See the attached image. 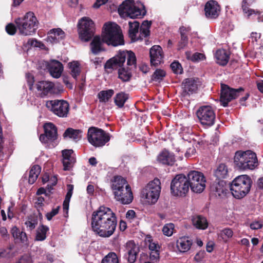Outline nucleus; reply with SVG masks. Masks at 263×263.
<instances>
[{
  "label": "nucleus",
  "mask_w": 263,
  "mask_h": 263,
  "mask_svg": "<svg viewBox=\"0 0 263 263\" xmlns=\"http://www.w3.org/2000/svg\"><path fill=\"white\" fill-rule=\"evenodd\" d=\"M205 59V55L201 53L196 52L195 53L192 57V60L193 61H198L199 60H203Z\"/></svg>",
  "instance_id": "obj_55"
},
{
  "label": "nucleus",
  "mask_w": 263,
  "mask_h": 263,
  "mask_svg": "<svg viewBox=\"0 0 263 263\" xmlns=\"http://www.w3.org/2000/svg\"><path fill=\"white\" fill-rule=\"evenodd\" d=\"M88 142L95 147L104 146L110 140V134L97 127H89L87 132Z\"/></svg>",
  "instance_id": "obj_7"
},
{
  "label": "nucleus",
  "mask_w": 263,
  "mask_h": 263,
  "mask_svg": "<svg viewBox=\"0 0 263 263\" xmlns=\"http://www.w3.org/2000/svg\"><path fill=\"white\" fill-rule=\"evenodd\" d=\"M172 71L175 74H182L183 68L181 64L178 61L173 62L170 65Z\"/></svg>",
  "instance_id": "obj_49"
},
{
  "label": "nucleus",
  "mask_w": 263,
  "mask_h": 263,
  "mask_svg": "<svg viewBox=\"0 0 263 263\" xmlns=\"http://www.w3.org/2000/svg\"><path fill=\"white\" fill-rule=\"evenodd\" d=\"M252 183L251 177L247 175L236 177L230 183L232 195L237 199L243 198L250 192Z\"/></svg>",
  "instance_id": "obj_4"
},
{
  "label": "nucleus",
  "mask_w": 263,
  "mask_h": 263,
  "mask_svg": "<svg viewBox=\"0 0 263 263\" xmlns=\"http://www.w3.org/2000/svg\"><path fill=\"white\" fill-rule=\"evenodd\" d=\"M46 41L51 44L59 43L65 37V33L61 28H53L48 32Z\"/></svg>",
  "instance_id": "obj_24"
},
{
  "label": "nucleus",
  "mask_w": 263,
  "mask_h": 263,
  "mask_svg": "<svg viewBox=\"0 0 263 263\" xmlns=\"http://www.w3.org/2000/svg\"><path fill=\"white\" fill-rule=\"evenodd\" d=\"M220 101L221 105L227 107L232 100L235 99L239 96L241 92L244 91L242 87L238 89L231 88L228 85L221 84Z\"/></svg>",
  "instance_id": "obj_14"
},
{
  "label": "nucleus",
  "mask_w": 263,
  "mask_h": 263,
  "mask_svg": "<svg viewBox=\"0 0 263 263\" xmlns=\"http://www.w3.org/2000/svg\"><path fill=\"white\" fill-rule=\"evenodd\" d=\"M128 184L126 180L120 176H114L113 179L111 180V189L112 190L113 193L115 191H119L122 189H125L126 185Z\"/></svg>",
  "instance_id": "obj_28"
},
{
  "label": "nucleus",
  "mask_w": 263,
  "mask_h": 263,
  "mask_svg": "<svg viewBox=\"0 0 263 263\" xmlns=\"http://www.w3.org/2000/svg\"><path fill=\"white\" fill-rule=\"evenodd\" d=\"M193 244L192 240L189 237H180L177 241V247L181 252L188 251Z\"/></svg>",
  "instance_id": "obj_30"
},
{
  "label": "nucleus",
  "mask_w": 263,
  "mask_h": 263,
  "mask_svg": "<svg viewBox=\"0 0 263 263\" xmlns=\"http://www.w3.org/2000/svg\"><path fill=\"white\" fill-rule=\"evenodd\" d=\"M82 130L81 129H74L72 128H68L63 134V137H69L74 140H79L81 139Z\"/></svg>",
  "instance_id": "obj_35"
},
{
  "label": "nucleus",
  "mask_w": 263,
  "mask_h": 263,
  "mask_svg": "<svg viewBox=\"0 0 263 263\" xmlns=\"http://www.w3.org/2000/svg\"><path fill=\"white\" fill-rule=\"evenodd\" d=\"M114 195L116 200L123 204H129L133 200V193L129 184H127L124 189L115 191Z\"/></svg>",
  "instance_id": "obj_18"
},
{
  "label": "nucleus",
  "mask_w": 263,
  "mask_h": 263,
  "mask_svg": "<svg viewBox=\"0 0 263 263\" xmlns=\"http://www.w3.org/2000/svg\"><path fill=\"white\" fill-rule=\"evenodd\" d=\"M136 217V213L134 210H128L126 214V217L129 220L133 219Z\"/></svg>",
  "instance_id": "obj_59"
},
{
  "label": "nucleus",
  "mask_w": 263,
  "mask_h": 263,
  "mask_svg": "<svg viewBox=\"0 0 263 263\" xmlns=\"http://www.w3.org/2000/svg\"><path fill=\"white\" fill-rule=\"evenodd\" d=\"M234 162L238 169L253 170L258 165L256 154L251 150L238 151L235 153Z\"/></svg>",
  "instance_id": "obj_5"
},
{
  "label": "nucleus",
  "mask_w": 263,
  "mask_h": 263,
  "mask_svg": "<svg viewBox=\"0 0 263 263\" xmlns=\"http://www.w3.org/2000/svg\"><path fill=\"white\" fill-rule=\"evenodd\" d=\"M159 258V251L151 252L150 254V258L152 260L157 259Z\"/></svg>",
  "instance_id": "obj_62"
},
{
  "label": "nucleus",
  "mask_w": 263,
  "mask_h": 263,
  "mask_svg": "<svg viewBox=\"0 0 263 263\" xmlns=\"http://www.w3.org/2000/svg\"><path fill=\"white\" fill-rule=\"evenodd\" d=\"M233 235V232L230 228H225L220 232V236L222 239L226 241L228 239L231 238Z\"/></svg>",
  "instance_id": "obj_50"
},
{
  "label": "nucleus",
  "mask_w": 263,
  "mask_h": 263,
  "mask_svg": "<svg viewBox=\"0 0 263 263\" xmlns=\"http://www.w3.org/2000/svg\"><path fill=\"white\" fill-rule=\"evenodd\" d=\"M166 76V72L161 69H157L151 77V80L153 81L160 82Z\"/></svg>",
  "instance_id": "obj_46"
},
{
  "label": "nucleus",
  "mask_w": 263,
  "mask_h": 263,
  "mask_svg": "<svg viewBox=\"0 0 263 263\" xmlns=\"http://www.w3.org/2000/svg\"><path fill=\"white\" fill-rule=\"evenodd\" d=\"M114 94L113 89L102 90L98 93V98L100 102H107Z\"/></svg>",
  "instance_id": "obj_41"
},
{
  "label": "nucleus",
  "mask_w": 263,
  "mask_h": 263,
  "mask_svg": "<svg viewBox=\"0 0 263 263\" xmlns=\"http://www.w3.org/2000/svg\"><path fill=\"white\" fill-rule=\"evenodd\" d=\"M49 230V228L43 224L40 226L38 229L36 234L35 240L36 241H43L46 238V233Z\"/></svg>",
  "instance_id": "obj_45"
},
{
  "label": "nucleus",
  "mask_w": 263,
  "mask_h": 263,
  "mask_svg": "<svg viewBox=\"0 0 263 263\" xmlns=\"http://www.w3.org/2000/svg\"><path fill=\"white\" fill-rule=\"evenodd\" d=\"M11 234L16 242H21L24 245H28V238L26 233L16 227L14 226L11 228Z\"/></svg>",
  "instance_id": "obj_25"
},
{
  "label": "nucleus",
  "mask_w": 263,
  "mask_h": 263,
  "mask_svg": "<svg viewBox=\"0 0 263 263\" xmlns=\"http://www.w3.org/2000/svg\"><path fill=\"white\" fill-rule=\"evenodd\" d=\"M263 227V224L259 221H255L250 224V227L252 230H258Z\"/></svg>",
  "instance_id": "obj_54"
},
{
  "label": "nucleus",
  "mask_w": 263,
  "mask_h": 263,
  "mask_svg": "<svg viewBox=\"0 0 263 263\" xmlns=\"http://www.w3.org/2000/svg\"><path fill=\"white\" fill-rule=\"evenodd\" d=\"M38 223V218L37 216L34 214L30 215L28 216L27 220L25 222V224L27 228L32 231L34 229Z\"/></svg>",
  "instance_id": "obj_43"
},
{
  "label": "nucleus",
  "mask_w": 263,
  "mask_h": 263,
  "mask_svg": "<svg viewBox=\"0 0 263 263\" xmlns=\"http://www.w3.org/2000/svg\"><path fill=\"white\" fill-rule=\"evenodd\" d=\"M68 66L71 75L77 80V77L80 75L81 71L80 63L78 61H73L68 63Z\"/></svg>",
  "instance_id": "obj_39"
},
{
  "label": "nucleus",
  "mask_w": 263,
  "mask_h": 263,
  "mask_svg": "<svg viewBox=\"0 0 263 263\" xmlns=\"http://www.w3.org/2000/svg\"><path fill=\"white\" fill-rule=\"evenodd\" d=\"M128 98V94L121 91L116 95L114 98V102L119 108H122Z\"/></svg>",
  "instance_id": "obj_36"
},
{
  "label": "nucleus",
  "mask_w": 263,
  "mask_h": 263,
  "mask_svg": "<svg viewBox=\"0 0 263 263\" xmlns=\"http://www.w3.org/2000/svg\"><path fill=\"white\" fill-rule=\"evenodd\" d=\"M63 70L62 64L58 61H55L49 67L50 74L55 78H59Z\"/></svg>",
  "instance_id": "obj_32"
},
{
  "label": "nucleus",
  "mask_w": 263,
  "mask_h": 263,
  "mask_svg": "<svg viewBox=\"0 0 263 263\" xmlns=\"http://www.w3.org/2000/svg\"><path fill=\"white\" fill-rule=\"evenodd\" d=\"M0 234L2 237L5 239H7L9 238L7 230L5 227H3L0 228Z\"/></svg>",
  "instance_id": "obj_57"
},
{
  "label": "nucleus",
  "mask_w": 263,
  "mask_h": 263,
  "mask_svg": "<svg viewBox=\"0 0 263 263\" xmlns=\"http://www.w3.org/2000/svg\"><path fill=\"white\" fill-rule=\"evenodd\" d=\"M257 188L259 190L263 189V177L259 178L257 181Z\"/></svg>",
  "instance_id": "obj_64"
},
{
  "label": "nucleus",
  "mask_w": 263,
  "mask_h": 263,
  "mask_svg": "<svg viewBox=\"0 0 263 263\" xmlns=\"http://www.w3.org/2000/svg\"><path fill=\"white\" fill-rule=\"evenodd\" d=\"M174 230V224L172 223H169L165 224L162 229V232L164 235L167 236H171Z\"/></svg>",
  "instance_id": "obj_48"
},
{
  "label": "nucleus",
  "mask_w": 263,
  "mask_h": 263,
  "mask_svg": "<svg viewBox=\"0 0 263 263\" xmlns=\"http://www.w3.org/2000/svg\"><path fill=\"white\" fill-rule=\"evenodd\" d=\"M190 184L183 174L176 175L172 180L170 186L171 194L175 197H183L189 192Z\"/></svg>",
  "instance_id": "obj_8"
},
{
  "label": "nucleus",
  "mask_w": 263,
  "mask_h": 263,
  "mask_svg": "<svg viewBox=\"0 0 263 263\" xmlns=\"http://www.w3.org/2000/svg\"><path fill=\"white\" fill-rule=\"evenodd\" d=\"M199 122L204 127L213 126L216 121L215 110L210 105L200 106L196 112Z\"/></svg>",
  "instance_id": "obj_12"
},
{
  "label": "nucleus",
  "mask_w": 263,
  "mask_h": 263,
  "mask_svg": "<svg viewBox=\"0 0 263 263\" xmlns=\"http://www.w3.org/2000/svg\"><path fill=\"white\" fill-rule=\"evenodd\" d=\"M205 255L204 251H200L196 253L194 257V260L197 262H200L204 258Z\"/></svg>",
  "instance_id": "obj_56"
},
{
  "label": "nucleus",
  "mask_w": 263,
  "mask_h": 263,
  "mask_svg": "<svg viewBox=\"0 0 263 263\" xmlns=\"http://www.w3.org/2000/svg\"><path fill=\"white\" fill-rule=\"evenodd\" d=\"M192 222L193 225L199 229L204 230L208 226L206 219L201 215L193 217L192 218Z\"/></svg>",
  "instance_id": "obj_34"
},
{
  "label": "nucleus",
  "mask_w": 263,
  "mask_h": 263,
  "mask_svg": "<svg viewBox=\"0 0 263 263\" xmlns=\"http://www.w3.org/2000/svg\"><path fill=\"white\" fill-rule=\"evenodd\" d=\"M44 133L40 135L39 139L44 144L52 142L58 138V129L56 126L52 123L48 122L43 126Z\"/></svg>",
  "instance_id": "obj_16"
},
{
  "label": "nucleus",
  "mask_w": 263,
  "mask_h": 263,
  "mask_svg": "<svg viewBox=\"0 0 263 263\" xmlns=\"http://www.w3.org/2000/svg\"><path fill=\"white\" fill-rule=\"evenodd\" d=\"M17 28L20 34L25 35H31L35 33L38 28L39 22L34 13L29 11L23 17L15 19Z\"/></svg>",
  "instance_id": "obj_6"
},
{
  "label": "nucleus",
  "mask_w": 263,
  "mask_h": 263,
  "mask_svg": "<svg viewBox=\"0 0 263 263\" xmlns=\"http://www.w3.org/2000/svg\"><path fill=\"white\" fill-rule=\"evenodd\" d=\"M252 3V0H243L242 2L241 7L244 13L247 14L249 17L253 14L258 13L257 11H255L254 9L250 8Z\"/></svg>",
  "instance_id": "obj_44"
},
{
  "label": "nucleus",
  "mask_w": 263,
  "mask_h": 263,
  "mask_svg": "<svg viewBox=\"0 0 263 263\" xmlns=\"http://www.w3.org/2000/svg\"><path fill=\"white\" fill-rule=\"evenodd\" d=\"M126 254L124 257L129 263H134L140 251L139 247L135 243L134 240L128 241L125 245Z\"/></svg>",
  "instance_id": "obj_19"
},
{
  "label": "nucleus",
  "mask_w": 263,
  "mask_h": 263,
  "mask_svg": "<svg viewBox=\"0 0 263 263\" xmlns=\"http://www.w3.org/2000/svg\"><path fill=\"white\" fill-rule=\"evenodd\" d=\"M118 11L122 17L141 18L146 14L145 9L141 10L135 5L134 0H125L119 5Z\"/></svg>",
  "instance_id": "obj_9"
},
{
  "label": "nucleus",
  "mask_w": 263,
  "mask_h": 263,
  "mask_svg": "<svg viewBox=\"0 0 263 263\" xmlns=\"http://www.w3.org/2000/svg\"><path fill=\"white\" fill-rule=\"evenodd\" d=\"M101 263H119V260L116 253L110 252L102 259Z\"/></svg>",
  "instance_id": "obj_47"
},
{
  "label": "nucleus",
  "mask_w": 263,
  "mask_h": 263,
  "mask_svg": "<svg viewBox=\"0 0 263 263\" xmlns=\"http://www.w3.org/2000/svg\"><path fill=\"white\" fill-rule=\"evenodd\" d=\"M107 1V0H97L93 4V7L95 8H98L100 6L104 4Z\"/></svg>",
  "instance_id": "obj_60"
},
{
  "label": "nucleus",
  "mask_w": 263,
  "mask_h": 263,
  "mask_svg": "<svg viewBox=\"0 0 263 263\" xmlns=\"http://www.w3.org/2000/svg\"><path fill=\"white\" fill-rule=\"evenodd\" d=\"M139 28V23L137 21H134V22H129V36L131 38L132 41H136L137 40L136 39V34L138 33Z\"/></svg>",
  "instance_id": "obj_38"
},
{
  "label": "nucleus",
  "mask_w": 263,
  "mask_h": 263,
  "mask_svg": "<svg viewBox=\"0 0 263 263\" xmlns=\"http://www.w3.org/2000/svg\"><path fill=\"white\" fill-rule=\"evenodd\" d=\"M157 160L163 165L173 166L176 162V158L173 153L164 148L157 156Z\"/></svg>",
  "instance_id": "obj_21"
},
{
  "label": "nucleus",
  "mask_w": 263,
  "mask_h": 263,
  "mask_svg": "<svg viewBox=\"0 0 263 263\" xmlns=\"http://www.w3.org/2000/svg\"><path fill=\"white\" fill-rule=\"evenodd\" d=\"M28 84L29 86V89H31L34 82V77L28 74Z\"/></svg>",
  "instance_id": "obj_63"
},
{
  "label": "nucleus",
  "mask_w": 263,
  "mask_h": 263,
  "mask_svg": "<svg viewBox=\"0 0 263 263\" xmlns=\"http://www.w3.org/2000/svg\"><path fill=\"white\" fill-rule=\"evenodd\" d=\"M118 78L121 79L123 82L129 81L132 76V73L130 70L132 69L128 68H125V67H119L118 68Z\"/></svg>",
  "instance_id": "obj_40"
},
{
  "label": "nucleus",
  "mask_w": 263,
  "mask_h": 263,
  "mask_svg": "<svg viewBox=\"0 0 263 263\" xmlns=\"http://www.w3.org/2000/svg\"><path fill=\"white\" fill-rule=\"evenodd\" d=\"M60 206H58L55 209H53L50 212H48L46 214V218L48 220H51L52 218L57 215L59 213Z\"/></svg>",
  "instance_id": "obj_52"
},
{
  "label": "nucleus",
  "mask_w": 263,
  "mask_h": 263,
  "mask_svg": "<svg viewBox=\"0 0 263 263\" xmlns=\"http://www.w3.org/2000/svg\"><path fill=\"white\" fill-rule=\"evenodd\" d=\"M186 178L189 180L193 192L200 193L204 190L205 179L202 173L196 171H190Z\"/></svg>",
  "instance_id": "obj_13"
},
{
  "label": "nucleus",
  "mask_w": 263,
  "mask_h": 263,
  "mask_svg": "<svg viewBox=\"0 0 263 263\" xmlns=\"http://www.w3.org/2000/svg\"><path fill=\"white\" fill-rule=\"evenodd\" d=\"M126 59L128 69H132L136 67V57L135 54L132 51H120L114 57L108 60L104 65L106 69H117L123 66Z\"/></svg>",
  "instance_id": "obj_3"
},
{
  "label": "nucleus",
  "mask_w": 263,
  "mask_h": 263,
  "mask_svg": "<svg viewBox=\"0 0 263 263\" xmlns=\"http://www.w3.org/2000/svg\"><path fill=\"white\" fill-rule=\"evenodd\" d=\"M103 42L102 37L99 35L93 36V38L90 44V49L93 54L97 55L100 52L104 51V49L102 47Z\"/></svg>",
  "instance_id": "obj_29"
},
{
  "label": "nucleus",
  "mask_w": 263,
  "mask_h": 263,
  "mask_svg": "<svg viewBox=\"0 0 263 263\" xmlns=\"http://www.w3.org/2000/svg\"><path fill=\"white\" fill-rule=\"evenodd\" d=\"M205 16L209 20L217 18L221 12V7L218 3L214 0L208 1L204 8Z\"/></svg>",
  "instance_id": "obj_17"
},
{
  "label": "nucleus",
  "mask_w": 263,
  "mask_h": 263,
  "mask_svg": "<svg viewBox=\"0 0 263 263\" xmlns=\"http://www.w3.org/2000/svg\"><path fill=\"white\" fill-rule=\"evenodd\" d=\"M197 81L194 78H187L182 83V95L186 96L196 92L198 89Z\"/></svg>",
  "instance_id": "obj_22"
},
{
  "label": "nucleus",
  "mask_w": 263,
  "mask_h": 263,
  "mask_svg": "<svg viewBox=\"0 0 263 263\" xmlns=\"http://www.w3.org/2000/svg\"><path fill=\"white\" fill-rule=\"evenodd\" d=\"M54 87V83L46 81H41L36 84V88L39 91H41V96L43 97L51 93Z\"/></svg>",
  "instance_id": "obj_27"
},
{
  "label": "nucleus",
  "mask_w": 263,
  "mask_h": 263,
  "mask_svg": "<svg viewBox=\"0 0 263 263\" xmlns=\"http://www.w3.org/2000/svg\"><path fill=\"white\" fill-rule=\"evenodd\" d=\"M217 63L221 66H225L227 64L230 59V54L226 50H217L215 53Z\"/></svg>",
  "instance_id": "obj_31"
},
{
  "label": "nucleus",
  "mask_w": 263,
  "mask_h": 263,
  "mask_svg": "<svg viewBox=\"0 0 263 263\" xmlns=\"http://www.w3.org/2000/svg\"><path fill=\"white\" fill-rule=\"evenodd\" d=\"M74 151L70 149H65L62 151V164L64 171H70L76 162V158L72 156Z\"/></svg>",
  "instance_id": "obj_20"
},
{
  "label": "nucleus",
  "mask_w": 263,
  "mask_h": 263,
  "mask_svg": "<svg viewBox=\"0 0 263 263\" xmlns=\"http://www.w3.org/2000/svg\"><path fill=\"white\" fill-rule=\"evenodd\" d=\"M46 106L54 114L61 118L66 117L69 110L68 102L63 100L47 101Z\"/></svg>",
  "instance_id": "obj_15"
},
{
  "label": "nucleus",
  "mask_w": 263,
  "mask_h": 263,
  "mask_svg": "<svg viewBox=\"0 0 263 263\" xmlns=\"http://www.w3.org/2000/svg\"><path fill=\"white\" fill-rule=\"evenodd\" d=\"M16 263H30V258L27 256H22Z\"/></svg>",
  "instance_id": "obj_61"
},
{
  "label": "nucleus",
  "mask_w": 263,
  "mask_h": 263,
  "mask_svg": "<svg viewBox=\"0 0 263 263\" xmlns=\"http://www.w3.org/2000/svg\"><path fill=\"white\" fill-rule=\"evenodd\" d=\"M196 153V149L194 146H192L191 147L189 148L185 154V156L187 158L191 157L192 156L194 155Z\"/></svg>",
  "instance_id": "obj_58"
},
{
  "label": "nucleus",
  "mask_w": 263,
  "mask_h": 263,
  "mask_svg": "<svg viewBox=\"0 0 263 263\" xmlns=\"http://www.w3.org/2000/svg\"><path fill=\"white\" fill-rule=\"evenodd\" d=\"M117 224L116 214L108 207L100 206L92 214V229L100 237H109L111 236L115 231Z\"/></svg>",
  "instance_id": "obj_1"
},
{
  "label": "nucleus",
  "mask_w": 263,
  "mask_h": 263,
  "mask_svg": "<svg viewBox=\"0 0 263 263\" xmlns=\"http://www.w3.org/2000/svg\"><path fill=\"white\" fill-rule=\"evenodd\" d=\"M161 189L160 180L156 178L145 186L142 191L141 194L148 204H153L159 199Z\"/></svg>",
  "instance_id": "obj_11"
},
{
  "label": "nucleus",
  "mask_w": 263,
  "mask_h": 263,
  "mask_svg": "<svg viewBox=\"0 0 263 263\" xmlns=\"http://www.w3.org/2000/svg\"><path fill=\"white\" fill-rule=\"evenodd\" d=\"M41 171V167L39 165H34L31 167L29 172L28 178V182L29 184H32L35 182Z\"/></svg>",
  "instance_id": "obj_37"
},
{
  "label": "nucleus",
  "mask_w": 263,
  "mask_h": 263,
  "mask_svg": "<svg viewBox=\"0 0 263 263\" xmlns=\"http://www.w3.org/2000/svg\"><path fill=\"white\" fill-rule=\"evenodd\" d=\"M67 187L68 191L66 193L65 200H66L67 201H70L73 193L74 186L72 184H68Z\"/></svg>",
  "instance_id": "obj_53"
},
{
  "label": "nucleus",
  "mask_w": 263,
  "mask_h": 263,
  "mask_svg": "<svg viewBox=\"0 0 263 263\" xmlns=\"http://www.w3.org/2000/svg\"><path fill=\"white\" fill-rule=\"evenodd\" d=\"M79 39L83 42H88L93 36L96 32L94 22L88 17L81 18L78 24Z\"/></svg>",
  "instance_id": "obj_10"
},
{
  "label": "nucleus",
  "mask_w": 263,
  "mask_h": 263,
  "mask_svg": "<svg viewBox=\"0 0 263 263\" xmlns=\"http://www.w3.org/2000/svg\"><path fill=\"white\" fill-rule=\"evenodd\" d=\"M213 185V190L219 195L226 193V182L223 180H216Z\"/></svg>",
  "instance_id": "obj_42"
},
{
  "label": "nucleus",
  "mask_w": 263,
  "mask_h": 263,
  "mask_svg": "<svg viewBox=\"0 0 263 263\" xmlns=\"http://www.w3.org/2000/svg\"><path fill=\"white\" fill-rule=\"evenodd\" d=\"M101 37L103 43L108 46L117 47L125 44L121 27L114 22H108L103 25Z\"/></svg>",
  "instance_id": "obj_2"
},
{
  "label": "nucleus",
  "mask_w": 263,
  "mask_h": 263,
  "mask_svg": "<svg viewBox=\"0 0 263 263\" xmlns=\"http://www.w3.org/2000/svg\"><path fill=\"white\" fill-rule=\"evenodd\" d=\"M17 26L12 23H9L6 25L5 30L7 33L11 35H14L17 30Z\"/></svg>",
  "instance_id": "obj_51"
},
{
  "label": "nucleus",
  "mask_w": 263,
  "mask_h": 263,
  "mask_svg": "<svg viewBox=\"0 0 263 263\" xmlns=\"http://www.w3.org/2000/svg\"><path fill=\"white\" fill-rule=\"evenodd\" d=\"M216 180H223L229 178L228 166L224 163L220 164L214 172Z\"/></svg>",
  "instance_id": "obj_33"
},
{
  "label": "nucleus",
  "mask_w": 263,
  "mask_h": 263,
  "mask_svg": "<svg viewBox=\"0 0 263 263\" xmlns=\"http://www.w3.org/2000/svg\"><path fill=\"white\" fill-rule=\"evenodd\" d=\"M191 30V28L190 27L182 26L179 28L181 39L178 43V49L179 50L184 48L188 44V34Z\"/></svg>",
  "instance_id": "obj_26"
},
{
  "label": "nucleus",
  "mask_w": 263,
  "mask_h": 263,
  "mask_svg": "<svg viewBox=\"0 0 263 263\" xmlns=\"http://www.w3.org/2000/svg\"><path fill=\"white\" fill-rule=\"evenodd\" d=\"M151 65L157 66L163 61V55L162 48L159 45L153 46L149 50Z\"/></svg>",
  "instance_id": "obj_23"
}]
</instances>
